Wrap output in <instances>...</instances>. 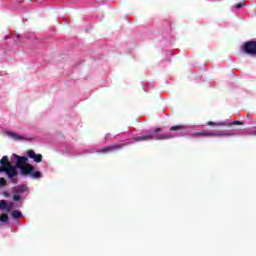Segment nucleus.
Wrapping results in <instances>:
<instances>
[{"instance_id": "1", "label": "nucleus", "mask_w": 256, "mask_h": 256, "mask_svg": "<svg viewBox=\"0 0 256 256\" xmlns=\"http://www.w3.org/2000/svg\"><path fill=\"white\" fill-rule=\"evenodd\" d=\"M2 167H0V173H6L8 179H11V182L14 185H17L18 180L17 178V167L11 165V162H9V157L3 156L0 161Z\"/></svg>"}, {"instance_id": "2", "label": "nucleus", "mask_w": 256, "mask_h": 256, "mask_svg": "<svg viewBox=\"0 0 256 256\" xmlns=\"http://www.w3.org/2000/svg\"><path fill=\"white\" fill-rule=\"evenodd\" d=\"M161 131H163V128L156 127L152 134L135 137L134 141H151L152 139H156V141H163L173 139V137H175V135L169 133L157 134Z\"/></svg>"}, {"instance_id": "3", "label": "nucleus", "mask_w": 256, "mask_h": 256, "mask_svg": "<svg viewBox=\"0 0 256 256\" xmlns=\"http://www.w3.org/2000/svg\"><path fill=\"white\" fill-rule=\"evenodd\" d=\"M242 51L246 55H251L252 57L256 56V41L249 40L247 42H244L242 45Z\"/></svg>"}, {"instance_id": "4", "label": "nucleus", "mask_w": 256, "mask_h": 256, "mask_svg": "<svg viewBox=\"0 0 256 256\" xmlns=\"http://www.w3.org/2000/svg\"><path fill=\"white\" fill-rule=\"evenodd\" d=\"M28 188L26 185H17L12 188V193H13V201H21V195L23 193H27Z\"/></svg>"}, {"instance_id": "5", "label": "nucleus", "mask_w": 256, "mask_h": 256, "mask_svg": "<svg viewBox=\"0 0 256 256\" xmlns=\"http://www.w3.org/2000/svg\"><path fill=\"white\" fill-rule=\"evenodd\" d=\"M207 125H209L210 127H231L233 125H245V123H243L241 121H233L230 123L208 121Z\"/></svg>"}, {"instance_id": "6", "label": "nucleus", "mask_w": 256, "mask_h": 256, "mask_svg": "<svg viewBox=\"0 0 256 256\" xmlns=\"http://www.w3.org/2000/svg\"><path fill=\"white\" fill-rule=\"evenodd\" d=\"M197 136L199 137H231V133H221V132H207V131H202L196 133Z\"/></svg>"}, {"instance_id": "7", "label": "nucleus", "mask_w": 256, "mask_h": 256, "mask_svg": "<svg viewBox=\"0 0 256 256\" xmlns=\"http://www.w3.org/2000/svg\"><path fill=\"white\" fill-rule=\"evenodd\" d=\"M123 147V144H114L98 150L97 153H115V151H119L123 149Z\"/></svg>"}, {"instance_id": "8", "label": "nucleus", "mask_w": 256, "mask_h": 256, "mask_svg": "<svg viewBox=\"0 0 256 256\" xmlns=\"http://www.w3.org/2000/svg\"><path fill=\"white\" fill-rule=\"evenodd\" d=\"M14 159H16V165L14 167H16V169H21L22 167H24L25 163H27V161H29V158L27 156H19L17 154H13Z\"/></svg>"}, {"instance_id": "9", "label": "nucleus", "mask_w": 256, "mask_h": 256, "mask_svg": "<svg viewBox=\"0 0 256 256\" xmlns=\"http://www.w3.org/2000/svg\"><path fill=\"white\" fill-rule=\"evenodd\" d=\"M27 155H28L29 159H33L35 161V163H41V161H43V155L36 154L35 151H33V150H28Z\"/></svg>"}, {"instance_id": "10", "label": "nucleus", "mask_w": 256, "mask_h": 256, "mask_svg": "<svg viewBox=\"0 0 256 256\" xmlns=\"http://www.w3.org/2000/svg\"><path fill=\"white\" fill-rule=\"evenodd\" d=\"M0 211H6L7 213H11L13 211V203L7 204V201L0 200Z\"/></svg>"}, {"instance_id": "11", "label": "nucleus", "mask_w": 256, "mask_h": 256, "mask_svg": "<svg viewBox=\"0 0 256 256\" xmlns=\"http://www.w3.org/2000/svg\"><path fill=\"white\" fill-rule=\"evenodd\" d=\"M20 169H21L22 175L24 176L31 175V173L35 171V167H33V165L31 164H24Z\"/></svg>"}, {"instance_id": "12", "label": "nucleus", "mask_w": 256, "mask_h": 256, "mask_svg": "<svg viewBox=\"0 0 256 256\" xmlns=\"http://www.w3.org/2000/svg\"><path fill=\"white\" fill-rule=\"evenodd\" d=\"M7 135H9V137H12L14 141H23V139H25L23 136L11 131L7 132Z\"/></svg>"}, {"instance_id": "13", "label": "nucleus", "mask_w": 256, "mask_h": 256, "mask_svg": "<svg viewBox=\"0 0 256 256\" xmlns=\"http://www.w3.org/2000/svg\"><path fill=\"white\" fill-rule=\"evenodd\" d=\"M0 222L4 223V225H7V223H9V215L7 213H2L0 215Z\"/></svg>"}, {"instance_id": "14", "label": "nucleus", "mask_w": 256, "mask_h": 256, "mask_svg": "<svg viewBox=\"0 0 256 256\" xmlns=\"http://www.w3.org/2000/svg\"><path fill=\"white\" fill-rule=\"evenodd\" d=\"M184 130H185L184 125H176V126L170 127V131H184Z\"/></svg>"}, {"instance_id": "15", "label": "nucleus", "mask_w": 256, "mask_h": 256, "mask_svg": "<svg viewBox=\"0 0 256 256\" xmlns=\"http://www.w3.org/2000/svg\"><path fill=\"white\" fill-rule=\"evenodd\" d=\"M30 176H32L33 177V179H40V177H41V172H39V171H32V173L30 174Z\"/></svg>"}, {"instance_id": "16", "label": "nucleus", "mask_w": 256, "mask_h": 256, "mask_svg": "<svg viewBox=\"0 0 256 256\" xmlns=\"http://www.w3.org/2000/svg\"><path fill=\"white\" fill-rule=\"evenodd\" d=\"M13 219H19L21 217V212L19 210L12 211Z\"/></svg>"}, {"instance_id": "17", "label": "nucleus", "mask_w": 256, "mask_h": 256, "mask_svg": "<svg viewBox=\"0 0 256 256\" xmlns=\"http://www.w3.org/2000/svg\"><path fill=\"white\" fill-rule=\"evenodd\" d=\"M7 185V180L5 178H0V187H5Z\"/></svg>"}, {"instance_id": "18", "label": "nucleus", "mask_w": 256, "mask_h": 256, "mask_svg": "<svg viewBox=\"0 0 256 256\" xmlns=\"http://www.w3.org/2000/svg\"><path fill=\"white\" fill-rule=\"evenodd\" d=\"M241 7H243V3L236 4V9H241Z\"/></svg>"}, {"instance_id": "19", "label": "nucleus", "mask_w": 256, "mask_h": 256, "mask_svg": "<svg viewBox=\"0 0 256 256\" xmlns=\"http://www.w3.org/2000/svg\"><path fill=\"white\" fill-rule=\"evenodd\" d=\"M250 135H256V128L250 131Z\"/></svg>"}, {"instance_id": "20", "label": "nucleus", "mask_w": 256, "mask_h": 256, "mask_svg": "<svg viewBox=\"0 0 256 256\" xmlns=\"http://www.w3.org/2000/svg\"><path fill=\"white\" fill-rule=\"evenodd\" d=\"M4 196H5V197H9V193L4 192Z\"/></svg>"}, {"instance_id": "21", "label": "nucleus", "mask_w": 256, "mask_h": 256, "mask_svg": "<svg viewBox=\"0 0 256 256\" xmlns=\"http://www.w3.org/2000/svg\"><path fill=\"white\" fill-rule=\"evenodd\" d=\"M247 118L249 119V115H247Z\"/></svg>"}]
</instances>
